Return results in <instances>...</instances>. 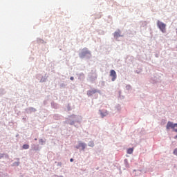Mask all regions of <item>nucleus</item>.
I'll use <instances>...</instances> for the list:
<instances>
[{
	"mask_svg": "<svg viewBox=\"0 0 177 177\" xmlns=\"http://www.w3.org/2000/svg\"><path fill=\"white\" fill-rule=\"evenodd\" d=\"M86 55H91V52H89L88 48H83L82 52L80 53L79 56H80V57H81L82 59V58L85 57V56H86Z\"/></svg>",
	"mask_w": 177,
	"mask_h": 177,
	"instance_id": "f257e3e1",
	"label": "nucleus"
},
{
	"mask_svg": "<svg viewBox=\"0 0 177 177\" xmlns=\"http://www.w3.org/2000/svg\"><path fill=\"white\" fill-rule=\"evenodd\" d=\"M158 28L162 31V32H165V28L167 27V25L160 21H158L157 23Z\"/></svg>",
	"mask_w": 177,
	"mask_h": 177,
	"instance_id": "f03ea898",
	"label": "nucleus"
},
{
	"mask_svg": "<svg viewBox=\"0 0 177 177\" xmlns=\"http://www.w3.org/2000/svg\"><path fill=\"white\" fill-rule=\"evenodd\" d=\"M110 77H112V81H115V80H117V73H115V71L111 70Z\"/></svg>",
	"mask_w": 177,
	"mask_h": 177,
	"instance_id": "7ed1b4c3",
	"label": "nucleus"
},
{
	"mask_svg": "<svg viewBox=\"0 0 177 177\" xmlns=\"http://www.w3.org/2000/svg\"><path fill=\"white\" fill-rule=\"evenodd\" d=\"M97 91L96 89H93L87 91L88 96H92V95H95Z\"/></svg>",
	"mask_w": 177,
	"mask_h": 177,
	"instance_id": "20e7f679",
	"label": "nucleus"
},
{
	"mask_svg": "<svg viewBox=\"0 0 177 177\" xmlns=\"http://www.w3.org/2000/svg\"><path fill=\"white\" fill-rule=\"evenodd\" d=\"M100 115L102 118H104V117H106V115H109V112L107 111H105L104 112H100Z\"/></svg>",
	"mask_w": 177,
	"mask_h": 177,
	"instance_id": "39448f33",
	"label": "nucleus"
},
{
	"mask_svg": "<svg viewBox=\"0 0 177 177\" xmlns=\"http://www.w3.org/2000/svg\"><path fill=\"white\" fill-rule=\"evenodd\" d=\"M79 146L82 148L83 150H85V148L86 147V145L85 143H80Z\"/></svg>",
	"mask_w": 177,
	"mask_h": 177,
	"instance_id": "423d86ee",
	"label": "nucleus"
},
{
	"mask_svg": "<svg viewBox=\"0 0 177 177\" xmlns=\"http://www.w3.org/2000/svg\"><path fill=\"white\" fill-rule=\"evenodd\" d=\"M119 37H121V35H120V32H114V37L115 38H119Z\"/></svg>",
	"mask_w": 177,
	"mask_h": 177,
	"instance_id": "0eeeda50",
	"label": "nucleus"
},
{
	"mask_svg": "<svg viewBox=\"0 0 177 177\" xmlns=\"http://www.w3.org/2000/svg\"><path fill=\"white\" fill-rule=\"evenodd\" d=\"M23 149L24 150H27L28 149H30V145H27V144H25L23 145Z\"/></svg>",
	"mask_w": 177,
	"mask_h": 177,
	"instance_id": "6e6552de",
	"label": "nucleus"
},
{
	"mask_svg": "<svg viewBox=\"0 0 177 177\" xmlns=\"http://www.w3.org/2000/svg\"><path fill=\"white\" fill-rule=\"evenodd\" d=\"M133 153V149L130 148L127 150V153L128 154H132Z\"/></svg>",
	"mask_w": 177,
	"mask_h": 177,
	"instance_id": "1a4fd4ad",
	"label": "nucleus"
},
{
	"mask_svg": "<svg viewBox=\"0 0 177 177\" xmlns=\"http://www.w3.org/2000/svg\"><path fill=\"white\" fill-rule=\"evenodd\" d=\"M39 143H41V145H44V143H45V141H44V140L41 139V140H39Z\"/></svg>",
	"mask_w": 177,
	"mask_h": 177,
	"instance_id": "9d476101",
	"label": "nucleus"
},
{
	"mask_svg": "<svg viewBox=\"0 0 177 177\" xmlns=\"http://www.w3.org/2000/svg\"><path fill=\"white\" fill-rule=\"evenodd\" d=\"M70 80H71V81H74V77H71Z\"/></svg>",
	"mask_w": 177,
	"mask_h": 177,
	"instance_id": "9b49d317",
	"label": "nucleus"
},
{
	"mask_svg": "<svg viewBox=\"0 0 177 177\" xmlns=\"http://www.w3.org/2000/svg\"><path fill=\"white\" fill-rule=\"evenodd\" d=\"M70 161H71V162H73V161H74V159L71 158Z\"/></svg>",
	"mask_w": 177,
	"mask_h": 177,
	"instance_id": "f8f14e48",
	"label": "nucleus"
},
{
	"mask_svg": "<svg viewBox=\"0 0 177 177\" xmlns=\"http://www.w3.org/2000/svg\"><path fill=\"white\" fill-rule=\"evenodd\" d=\"M73 124H74V122H73V123H71V125H73Z\"/></svg>",
	"mask_w": 177,
	"mask_h": 177,
	"instance_id": "ddd939ff",
	"label": "nucleus"
},
{
	"mask_svg": "<svg viewBox=\"0 0 177 177\" xmlns=\"http://www.w3.org/2000/svg\"><path fill=\"white\" fill-rule=\"evenodd\" d=\"M92 146H93V142H91Z\"/></svg>",
	"mask_w": 177,
	"mask_h": 177,
	"instance_id": "4468645a",
	"label": "nucleus"
},
{
	"mask_svg": "<svg viewBox=\"0 0 177 177\" xmlns=\"http://www.w3.org/2000/svg\"><path fill=\"white\" fill-rule=\"evenodd\" d=\"M0 158H2V156H0Z\"/></svg>",
	"mask_w": 177,
	"mask_h": 177,
	"instance_id": "2eb2a0df",
	"label": "nucleus"
},
{
	"mask_svg": "<svg viewBox=\"0 0 177 177\" xmlns=\"http://www.w3.org/2000/svg\"><path fill=\"white\" fill-rule=\"evenodd\" d=\"M176 34H177V28H176Z\"/></svg>",
	"mask_w": 177,
	"mask_h": 177,
	"instance_id": "dca6fc26",
	"label": "nucleus"
},
{
	"mask_svg": "<svg viewBox=\"0 0 177 177\" xmlns=\"http://www.w3.org/2000/svg\"><path fill=\"white\" fill-rule=\"evenodd\" d=\"M91 146H93V145H92V144H91Z\"/></svg>",
	"mask_w": 177,
	"mask_h": 177,
	"instance_id": "f3484780",
	"label": "nucleus"
}]
</instances>
